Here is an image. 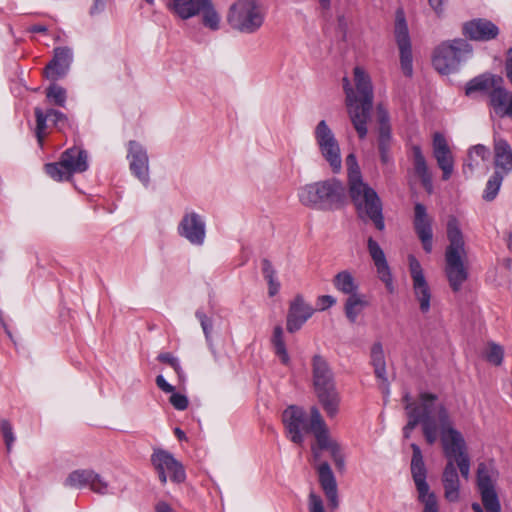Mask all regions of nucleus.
Masks as SVG:
<instances>
[{
  "instance_id": "nucleus-50",
  "label": "nucleus",
  "mask_w": 512,
  "mask_h": 512,
  "mask_svg": "<svg viewBox=\"0 0 512 512\" xmlns=\"http://www.w3.org/2000/svg\"><path fill=\"white\" fill-rule=\"evenodd\" d=\"M196 318L199 320L201 327L203 329V332L205 334L206 338H209V335L212 331V321L210 318H208L203 311H196Z\"/></svg>"
},
{
  "instance_id": "nucleus-60",
  "label": "nucleus",
  "mask_w": 512,
  "mask_h": 512,
  "mask_svg": "<svg viewBox=\"0 0 512 512\" xmlns=\"http://www.w3.org/2000/svg\"><path fill=\"white\" fill-rule=\"evenodd\" d=\"M30 31L34 33H46L47 27L41 24H36L30 28Z\"/></svg>"
},
{
  "instance_id": "nucleus-59",
  "label": "nucleus",
  "mask_w": 512,
  "mask_h": 512,
  "mask_svg": "<svg viewBox=\"0 0 512 512\" xmlns=\"http://www.w3.org/2000/svg\"><path fill=\"white\" fill-rule=\"evenodd\" d=\"M428 1H429L430 6L433 8V10L436 13H440L442 11L443 0H428Z\"/></svg>"
},
{
  "instance_id": "nucleus-22",
  "label": "nucleus",
  "mask_w": 512,
  "mask_h": 512,
  "mask_svg": "<svg viewBox=\"0 0 512 512\" xmlns=\"http://www.w3.org/2000/svg\"><path fill=\"white\" fill-rule=\"evenodd\" d=\"M314 311V308L305 301L302 295H296L289 305L286 321L287 331L290 333L298 331L312 317Z\"/></svg>"
},
{
  "instance_id": "nucleus-36",
  "label": "nucleus",
  "mask_w": 512,
  "mask_h": 512,
  "mask_svg": "<svg viewBox=\"0 0 512 512\" xmlns=\"http://www.w3.org/2000/svg\"><path fill=\"white\" fill-rule=\"evenodd\" d=\"M370 363L374 368L375 377L385 386L388 385L386 361L381 342H375L370 350Z\"/></svg>"
},
{
  "instance_id": "nucleus-26",
  "label": "nucleus",
  "mask_w": 512,
  "mask_h": 512,
  "mask_svg": "<svg viewBox=\"0 0 512 512\" xmlns=\"http://www.w3.org/2000/svg\"><path fill=\"white\" fill-rule=\"evenodd\" d=\"M377 120H378V150L380 159L383 164L390 161V148H391V126L389 123V113L383 104L377 105Z\"/></svg>"
},
{
  "instance_id": "nucleus-38",
  "label": "nucleus",
  "mask_w": 512,
  "mask_h": 512,
  "mask_svg": "<svg viewBox=\"0 0 512 512\" xmlns=\"http://www.w3.org/2000/svg\"><path fill=\"white\" fill-rule=\"evenodd\" d=\"M489 149L482 145L477 144L473 146L468 152V162L463 165V173L465 175L471 174L476 166L479 165L478 159L485 161L489 157Z\"/></svg>"
},
{
  "instance_id": "nucleus-64",
  "label": "nucleus",
  "mask_w": 512,
  "mask_h": 512,
  "mask_svg": "<svg viewBox=\"0 0 512 512\" xmlns=\"http://www.w3.org/2000/svg\"><path fill=\"white\" fill-rule=\"evenodd\" d=\"M319 2L323 9H328L330 7V0H319Z\"/></svg>"
},
{
  "instance_id": "nucleus-7",
  "label": "nucleus",
  "mask_w": 512,
  "mask_h": 512,
  "mask_svg": "<svg viewBox=\"0 0 512 512\" xmlns=\"http://www.w3.org/2000/svg\"><path fill=\"white\" fill-rule=\"evenodd\" d=\"M447 238L449 245L445 253V273L451 289L458 292L468 278L467 269L462 261L464 254V238L456 217L451 216L447 222Z\"/></svg>"
},
{
  "instance_id": "nucleus-34",
  "label": "nucleus",
  "mask_w": 512,
  "mask_h": 512,
  "mask_svg": "<svg viewBox=\"0 0 512 512\" xmlns=\"http://www.w3.org/2000/svg\"><path fill=\"white\" fill-rule=\"evenodd\" d=\"M319 403L325 411L328 418L332 419L339 413L341 397L335 387L316 390Z\"/></svg>"
},
{
  "instance_id": "nucleus-27",
  "label": "nucleus",
  "mask_w": 512,
  "mask_h": 512,
  "mask_svg": "<svg viewBox=\"0 0 512 512\" xmlns=\"http://www.w3.org/2000/svg\"><path fill=\"white\" fill-rule=\"evenodd\" d=\"M367 249L376 267L379 279L385 284L389 292H393V277L384 251L372 237H369L367 240Z\"/></svg>"
},
{
  "instance_id": "nucleus-3",
  "label": "nucleus",
  "mask_w": 512,
  "mask_h": 512,
  "mask_svg": "<svg viewBox=\"0 0 512 512\" xmlns=\"http://www.w3.org/2000/svg\"><path fill=\"white\" fill-rule=\"evenodd\" d=\"M409 395L406 394L403 400L406 402L408 422L403 428L405 439L410 438L412 431L418 424L422 425L423 435L426 442L432 445L440 434V423L437 418L436 408L442 403H436L438 396L429 392L419 394V402H409Z\"/></svg>"
},
{
  "instance_id": "nucleus-9",
  "label": "nucleus",
  "mask_w": 512,
  "mask_h": 512,
  "mask_svg": "<svg viewBox=\"0 0 512 512\" xmlns=\"http://www.w3.org/2000/svg\"><path fill=\"white\" fill-rule=\"evenodd\" d=\"M472 50V45L465 39L443 41L433 51V67L440 74L449 75L458 70L460 63L471 55Z\"/></svg>"
},
{
  "instance_id": "nucleus-56",
  "label": "nucleus",
  "mask_w": 512,
  "mask_h": 512,
  "mask_svg": "<svg viewBox=\"0 0 512 512\" xmlns=\"http://www.w3.org/2000/svg\"><path fill=\"white\" fill-rule=\"evenodd\" d=\"M262 274L264 277L276 274V271L274 270L272 263L268 259L262 260Z\"/></svg>"
},
{
  "instance_id": "nucleus-5",
  "label": "nucleus",
  "mask_w": 512,
  "mask_h": 512,
  "mask_svg": "<svg viewBox=\"0 0 512 512\" xmlns=\"http://www.w3.org/2000/svg\"><path fill=\"white\" fill-rule=\"evenodd\" d=\"M437 418L440 423V440L443 452L448 461L457 464L463 478L470 474V458L463 435L454 428L453 420L444 404L436 408Z\"/></svg>"
},
{
  "instance_id": "nucleus-10",
  "label": "nucleus",
  "mask_w": 512,
  "mask_h": 512,
  "mask_svg": "<svg viewBox=\"0 0 512 512\" xmlns=\"http://www.w3.org/2000/svg\"><path fill=\"white\" fill-rule=\"evenodd\" d=\"M88 169L87 152L78 146L65 150L58 162L44 166L46 174L55 181L69 180L73 174L83 173Z\"/></svg>"
},
{
  "instance_id": "nucleus-55",
  "label": "nucleus",
  "mask_w": 512,
  "mask_h": 512,
  "mask_svg": "<svg viewBox=\"0 0 512 512\" xmlns=\"http://www.w3.org/2000/svg\"><path fill=\"white\" fill-rule=\"evenodd\" d=\"M330 453H331V456H332V458L334 460L335 465L338 468H342L344 466V459H343V456L341 454L340 445L338 447H336V449H334Z\"/></svg>"
},
{
  "instance_id": "nucleus-18",
  "label": "nucleus",
  "mask_w": 512,
  "mask_h": 512,
  "mask_svg": "<svg viewBox=\"0 0 512 512\" xmlns=\"http://www.w3.org/2000/svg\"><path fill=\"white\" fill-rule=\"evenodd\" d=\"M408 262L414 296L419 302L420 311L422 313H427L431 307V289L424 276L422 266L417 258L414 255H409Z\"/></svg>"
},
{
  "instance_id": "nucleus-12",
  "label": "nucleus",
  "mask_w": 512,
  "mask_h": 512,
  "mask_svg": "<svg viewBox=\"0 0 512 512\" xmlns=\"http://www.w3.org/2000/svg\"><path fill=\"white\" fill-rule=\"evenodd\" d=\"M476 482L482 505L476 502L472 503L473 512H501V505L495 488L494 473L486 463H479Z\"/></svg>"
},
{
  "instance_id": "nucleus-58",
  "label": "nucleus",
  "mask_w": 512,
  "mask_h": 512,
  "mask_svg": "<svg viewBox=\"0 0 512 512\" xmlns=\"http://www.w3.org/2000/svg\"><path fill=\"white\" fill-rule=\"evenodd\" d=\"M280 289V283L276 280L270 284H268V294L270 297L275 296Z\"/></svg>"
},
{
  "instance_id": "nucleus-4",
  "label": "nucleus",
  "mask_w": 512,
  "mask_h": 512,
  "mask_svg": "<svg viewBox=\"0 0 512 512\" xmlns=\"http://www.w3.org/2000/svg\"><path fill=\"white\" fill-rule=\"evenodd\" d=\"M297 195L300 203L306 207L334 211L344 205L346 188L340 180L330 178L300 187Z\"/></svg>"
},
{
  "instance_id": "nucleus-39",
  "label": "nucleus",
  "mask_w": 512,
  "mask_h": 512,
  "mask_svg": "<svg viewBox=\"0 0 512 512\" xmlns=\"http://www.w3.org/2000/svg\"><path fill=\"white\" fill-rule=\"evenodd\" d=\"M271 342L274 347L275 354L279 357L284 365H288L290 362V357L286 349L284 332L281 326L278 325L274 328Z\"/></svg>"
},
{
  "instance_id": "nucleus-52",
  "label": "nucleus",
  "mask_w": 512,
  "mask_h": 512,
  "mask_svg": "<svg viewBox=\"0 0 512 512\" xmlns=\"http://www.w3.org/2000/svg\"><path fill=\"white\" fill-rule=\"evenodd\" d=\"M107 0H94L89 10L91 16L97 15L102 12L106 6Z\"/></svg>"
},
{
  "instance_id": "nucleus-29",
  "label": "nucleus",
  "mask_w": 512,
  "mask_h": 512,
  "mask_svg": "<svg viewBox=\"0 0 512 512\" xmlns=\"http://www.w3.org/2000/svg\"><path fill=\"white\" fill-rule=\"evenodd\" d=\"M34 115L36 118V138L40 146L43 145L47 134L46 129L48 120L52 121V123L58 128H61L67 122V116L53 108L44 111L41 108L36 107L34 108Z\"/></svg>"
},
{
  "instance_id": "nucleus-63",
  "label": "nucleus",
  "mask_w": 512,
  "mask_h": 512,
  "mask_svg": "<svg viewBox=\"0 0 512 512\" xmlns=\"http://www.w3.org/2000/svg\"><path fill=\"white\" fill-rule=\"evenodd\" d=\"M264 279L267 281L268 284L276 281V274L265 276Z\"/></svg>"
},
{
  "instance_id": "nucleus-57",
  "label": "nucleus",
  "mask_w": 512,
  "mask_h": 512,
  "mask_svg": "<svg viewBox=\"0 0 512 512\" xmlns=\"http://www.w3.org/2000/svg\"><path fill=\"white\" fill-rule=\"evenodd\" d=\"M155 512H175V510L168 503L160 501L155 505Z\"/></svg>"
},
{
  "instance_id": "nucleus-19",
  "label": "nucleus",
  "mask_w": 512,
  "mask_h": 512,
  "mask_svg": "<svg viewBox=\"0 0 512 512\" xmlns=\"http://www.w3.org/2000/svg\"><path fill=\"white\" fill-rule=\"evenodd\" d=\"M283 423L289 434L290 440L296 444L303 442L302 432L309 433V421L306 412L296 406H290L282 414Z\"/></svg>"
},
{
  "instance_id": "nucleus-20",
  "label": "nucleus",
  "mask_w": 512,
  "mask_h": 512,
  "mask_svg": "<svg viewBox=\"0 0 512 512\" xmlns=\"http://www.w3.org/2000/svg\"><path fill=\"white\" fill-rule=\"evenodd\" d=\"M178 233L191 244L200 246L204 243L206 236L205 222L195 212L186 213L178 225Z\"/></svg>"
},
{
  "instance_id": "nucleus-33",
  "label": "nucleus",
  "mask_w": 512,
  "mask_h": 512,
  "mask_svg": "<svg viewBox=\"0 0 512 512\" xmlns=\"http://www.w3.org/2000/svg\"><path fill=\"white\" fill-rule=\"evenodd\" d=\"M444 495L449 502L459 500V477L453 461H448L442 475Z\"/></svg>"
},
{
  "instance_id": "nucleus-23",
  "label": "nucleus",
  "mask_w": 512,
  "mask_h": 512,
  "mask_svg": "<svg viewBox=\"0 0 512 512\" xmlns=\"http://www.w3.org/2000/svg\"><path fill=\"white\" fill-rule=\"evenodd\" d=\"M462 34L472 41L486 42L495 39L499 34V29L490 20L477 18L463 24Z\"/></svg>"
},
{
  "instance_id": "nucleus-13",
  "label": "nucleus",
  "mask_w": 512,
  "mask_h": 512,
  "mask_svg": "<svg viewBox=\"0 0 512 512\" xmlns=\"http://www.w3.org/2000/svg\"><path fill=\"white\" fill-rule=\"evenodd\" d=\"M151 464L161 484L165 485L168 478L174 483H183L186 479L184 466L167 450L155 448L150 458Z\"/></svg>"
},
{
  "instance_id": "nucleus-2",
  "label": "nucleus",
  "mask_w": 512,
  "mask_h": 512,
  "mask_svg": "<svg viewBox=\"0 0 512 512\" xmlns=\"http://www.w3.org/2000/svg\"><path fill=\"white\" fill-rule=\"evenodd\" d=\"M356 89L350 86L348 78L343 79L346 106L351 122L360 139L367 135V121L373 105V86L370 76L359 66L353 70Z\"/></svg>"
},
{
  "instance_id": "nucleus-35",
  "label": "nucleus",
  "mask_w": 512,
  "mask_h": 512,
  "mask_svg": "<svg viewBox=\"0 0 512 512\" xmlns=\"http://www.w3.org/2000/svg\"><path fill=\"white\" fill-rule=\"evenodd\" d=\"M412 161L415 174L420 178L423 187L430 191L432 188V175L429 171L426 159L419 145L411 147Z\"/></svg>"
},
{
  "instance_id": "nucleus-21",
  "label": "nucleus",
  "mask_w": 512,
  "mask_h": 512,
  "mask_svg": "<svg viewBox=\"0 0 512 512\" xmlns=\"http://www.w3.org/2000/svg\"><path fill=\"white\" fill-rule=\"evenodd\" d=\"M433 219L428 215L425 205L416 203L414 205L413 227L426 253H430L433 247Z\"/></svg>"
},
{
  "instance_id": "nucleus-46",
  "label": "nucleus",
  "mask_w": 512,
  "mask_h": 512,
  "mask_svg": "<svg viewBox=\"0 0 512 512\" xmlns=\"http://www.w3.org/2000/svg\"><path fill=\"white\" fill-rule=\"evenodd\" d=\"M0 430H1V434L4 439L7 451L10 452L12 449V445L15 441L13 427L8 420L2 419L0 422Z\"/></svg>"
},
{
  "instance_id": "nucleus-15",
  "label": "nucleus",
  "mask_w": 512,
  "mask_h": 512,
  "mask_svg": "<svg viewBox=\"0 0 512 512\" xmlns=\"http://www.w3.org/2000/svg\"><path fill=\"white\" fill-rule=\"evenodd\" d=\"M411 449L413 452L411 460V474L418 491L419 501L424 504V507L431 502L434 506L437 505V499L434 493L429 492V485L426 482V468L420 447L412 443Z\"/></svg>"
},
{
  "instance_id": "nucleus-47",
  "label": "nucleus",
  "mask_w": 512,
  "mask_h": 512,
  "mask_svg": "<svg viewBox=\"0 0 512 512\" xmlns=\"http://www.w3.org/2000/svg\"><path fill=\"white\" fill-rule=\"evenodd\" d=\"M72 59V52L67 47H57L54 50V57L52 61L55 63H61L67 68L69 67V64Z\"/></svg>"
},
{
  "instance_id": "nucleus-44",
  "label": "nucleus",
  "mask_w": 512,
  "mask_h": 512,
  "mask_svg": "<svg viewBox=\"0 0 512 512\" xmlns=\"http://www.w3.org/2000/svg\"><path fill=\"white\" fill-rule=\"evenodd\" d=\"M503 349L500 345L490 343L485 351V358L488 362L498 366L503 360Z\"/></svg>"
},
{
  "instance_id": "nucleus-48",
  "label": "nucleus",
  "mask_w": 512,
  "mask_h": 512,
  "mask_svg": "<svg viewBox=\"0 0 512 512\" xmlns=\"http://www.w3.org/2000/svg\"><path fill=\"white\" fill-rule=\"evenodd\" d=\"M157 359H158V361L171 366L174 369V371L177 373L179 378H181L182 371H181L180 364L178 362V359L175 358L171 353H169V352L161 353L158 355Z\"/></svg>"
},
{
  "instance_id": "nucleus-14",
  "label": "nucleus",
  "mask_w": 512,
  "mask_h": 512,
  "mask_svg": "<svg viewBox=\"0 0 512 512\" xmlns=\"http://www.w3.org/2000/svg\"><path fill=\"white\" fill-rule=\"evenodd\" d=\"M314 137L322 157L329 163L332 171L338 173L342 167L341 150L325 120H321L315 127Z\"/></svg>"
},
{
  "instance_id": "nucleus-16",
  "label": "nucleus",
  "mask_w": 512,
  "mask_h": 512,
  "mask_svg": "<svg viewBox=\"0 0 512 512\" xmlns=\"http://www.w3.org/2000/svg\"><path fill=\"white\" fill-rule=\"evenodd\" d=\"M64 486L74 489L89 487L100 495L109 493V484L103 477L92 469H77L68 474Z\"/></svg>"
},
{
  "instance_id": "nucleus-1",
  "label": "nucleus",
  "mask_w": 512,
  "mask_h": 512,
  "mask_svg": "<svg viewBox=\"0 0 512 512\" xmlns=\"http://www.w3.org/2000/svg\"><path fill=\"white\" fill-rule=\"evenodd\" d=\"M348 192L359 218L370 220L379 231L385 229L383 205L377 192L364 182L356 156L346 157Z\"/></svg>"
},
{
  "instance_id": "nucleus-24",
  "label": "nucleus",
  "mask_w": 512,
  "mask_h": 512,
  "mask_svg": "<svg viewBox=\"0 0 512 512\" xmlns=\"http://www.w3.org/2000/svg\"><path fill=\"white\" fill-rule=\"evenodd\" d=\"M132 174L144 185L149 183V159L146 150L136 141L129 142L128 155Z\"/></svg>"
},
{
  "instance_id": "nucleus-30",
  "label": "nucleus",
  "mask_w": 512,
  "mask_h": 512,
  "mask_svg": "<svg viewBox=\"0 0 512 512\" xmlns=\"http://www.w3.org/2000/svg\"><path fill=\"white\" fill-rule=\"evenodd\" d=\"M311 365L315 391L336 386L333 372L323 356L318 354L314 355Z\"/></svg>"
},
{
  "instance_id": "nucleus-40",
  "label": "nucleus",
  "mask_w": 512,
  "mask_h": 512,
  "mask_svg": "<svg viewBox=\"0 0 512 512\" xmlns=\"http://www.w3.org/2000/svg\"><path fill=\"white\" fill-rule=\"evenodd\" d=\"M366 305L364 300V296L359 295H351L347 298L345 302V315L351 323H354L361 313L363 307Z\"/></svg>"
},
{
  "instance_id": "nucleus-8",
  "label": "nucleus",
  "mask_w": 512,
  "mask_h": 512,
  "mask_svg": "<svg viewBox=\"0 0 512 512\" xmlns=\"http://www.w3.org/2000/svg\"><path fill=\"white\" fill-rule=\"evenodd\" d=\"M265 13L258 0H237L231 5L227 21L232 29L252 34L264 23Z\"/></svg>"
},
{
  "instance_id": "nucleus-32",
  "label": "nucleus",
  "mask_w": 512,
  "mask_h": 512,
  "mask_svg": "<svg viewBox=\"0 0 512 512\" xmlns=\"http://www.w3.org/2000/svg\"><path fill=\"white\" fill-rule=\"evenodd\" d=\"M494 165L503 175L512 171V148L504 139L494 140Z\"/></svg>"
},
{
  "instance_id": "nucleus-43",
  "label": "nucleus",
  "mask_w": 512,
  "mask_h": 512,
  "mask_svg": "<svg viewBox=\"0 0 512 512\" xmlns=\"http://www.w3.org/2000/svg\"><path fill=\"white\" fill-rule=\"evenodd\" d=\"M67 70L68 68L63 64L51 60L44 68V76L51 81H56L62 78Z\"/></svg>"
},
{
  "instance_id": "nucleus-45",
  "label": "nucleus",
  "mask_w": 512,
  "mask_h": 512,
  "mask_svg": "<svg viewBox=\"0 0 512 512\" xmlns=\"http://www.w3.org/2000/svg\"><path fill=\"white\" fill-rule=\"evenodd\" d=\"M201 13H203V24L206 27H209L212 30H217L219 28L220 18L217 12L213 9L212 3L208 8H205Z\"/></svg>"
},
{
  "instance_id": "nucleus-61",
  "label": "nucleus",
  "mask_w": 512,
  "mask_h": 512,
  "mask_svg": "<svg viewBox=\"0 0 512 512\" xmlns=\"http://www.w3.org/2000/svg\"><path fill=\"white\" fill-rule=\"evenodd\" d=\"M174 434L179 440H183L186 438L185 433L180 428H175Z\"/></svg>"
},
{
  "instance_id": "nucleus-11",
  "label": "nucleus",
  "mask_w": 512,
  "mask_h": 512,
  "mask_svg": "<svg viewBox=\"0 0 512 512\" xmlns=\"http://www.w3.org/2000/svg\"><path fill=\"white\" fill-rule=\"evenodd\" d=\"M318 480L327 499V509L324 508L322 498L314 492L308 496L309 512H335L339 507L338 487L334 473L327 462L318 466Z\"/></svg>"
},
{
  "instance_id": "nucleus-54",
  "label": "nucleus",
  "mask_w": 512,
  "mask_h": 512,
  "mask_svg": "<svg viewBox=\"0 0 512 512\" xmlns=\"http://www.w3.org/2000/svg\"><path fill=\"white\" fill-rule=\"evenodd\" d=\"M505 71H506V76H507L508 80L510 81V83L512 85V48H509L507 50V59H506V62H505Z\"/></svg>"
},
{
  "instance_id": "nucleus-42",
  "label": "nucleus",
  "mask_w": 512,
  "mask_h": 512,
  "mask_svg": "<svg viewBox=\"0 0 512 512\" xmlns=\"http://www.w3.org/2000/svg\"><path fill=\"white\" fill-rule=\"evenodd\" d=\"M46 97L50 103L64 107L67 99L66 90L56 83H52L46 89Z\"/></svg>"
},
{
  "instance_id": "nucleus-62",
  "label": "nucleus",
  "mask_w": 512,
  "mask_h": 512,
  "mask_svg": "<svg viewBox=\"0 0 512 512\" xmlns=\"http://www.w3.org/2000/svg\"><path fill=\"white\" fill-rule=\"evenodd\" d=\"M423 512H438V506H434L433 503H429L427 507H424Z\"/></svg>"
},
{
  "instance_id": "nucleus-31",
  "label": "nucleus",
  "mask_w": 512,
  "mask_h": 512,
  "mask_svg": "<svg viewBox=\"0 0 512 512\" xmlns=\"http://www.w3.org/2000/svg\"><path fill=\"white\" fill-rule=\"evenodd\" d=\"M210 5V0H169L168 10L182 20L199 15Z\"/></svg>"
},
{
  "instance_id": "nucleus-37",
  "label": "nucleus",
  "mask_w": 512,
  "mask_h": 512,
  "mask_svg": "<svg viewBox=\"0 0 512 512\" xmlns=\"http://www.w3.org/2000/svg\"><path fill=\"white\" fill-rule=\"evenodd\" d=\"M334 288L348 296L359 295V285L354 276L347 270L337 273L333 278Z\"/></svg>"
},
{
  "instance_id": "nucleus-6",
  "label": "nucleus",
  "mask_w": 512,
  "mask_h": 512,
  "mask_svg": "<svg viewBox=\"0 0 512 512\" xmlns=\"http://www.w3.org/2000/svg\"><path fill=\"white\" fill-rule=\"evenodd\" d=\"M483 92L488 96V106L500 118L512 120V92L504 87V79L495 74L484 73L471 79L465 88L467 96Z\"/></svg>"
},
{
  "instance_id": "nucleus-41",
  "label": "nucleus",
  "mask_w": 512,
  "mask_h": 512,
  "mask_svg": "<svg viewBox=\"0 0 512 512\" xmlns=\"http://www.w3.org/2000/svg\"><path fill=\"white\" fill-rule=\"evenodd\" d=\"M503 179L504 175L500 171L495 170L493 175L489 178V180L486 183V187L483 193L484 200L492 201L496 198L499 189L502 185Z\"/></svg>"
},
{
  "instance_id": "nucleus-49",
  "label": "nucleus",
  "mask_w": 512,
  "mask_h": 512,
  "mask_svg": "<svg viewBox=\"0 0 512 512\" xmlns=\"http://www.w3.org/2000/svg\"><path fill=\"white\" fill-rule=\"evenodd\" d=\"M172 406L180 411L185 410L188 407V398L180 393H173L169 399Z\"/></svg>"
},
{
  "instance_id": "nucleus-28",
  "label": "nucleus",
  "mask_w": 512,
  "mask_h": 512,
  "mask_svg": "<svg viewBox=\"0 0 512 512\" xmlns=\"http://www.w3.org/2000/svg\"><path fill=\"white\" fill-rule=\"evenodd\" d=\"M433 156L442 170V179L448 180L454 170V159L445 137L438 132L433 136Z\"/></svg>"
},
{
  "instance_id": "nucleus-25",
  "label": "nucleus",
  "mask_w": 512,
  "mask_h": 512,
  "mask_svg": "<svg viewBox=\"0 0 512 512\" xmlns=\"http://www.w3.org/2000/svg\"><path fill=\"white\" fill-rule=\"evenodd\" d=\"M309 433H312L316 439L317 446L320 450L333 451L339 444L330 438L327 425L319 411L315 406L310 409Z\"/></svg>"
},
{
  "instance_id": "nucleus-17",
  "label": "nucleus",
  "mask_w": 512,
  "mask_h": 512,
  "mask_svg": "<svg viewBox=\"0 0 512 512\" xmlns=\"http://www.w3.org/2000/svg\"><path fill=\"white\" fill-rule=\"evenodd\" d=\"M395 39L400 51V63L403 73L411 76L413 72L412 48L408 26L402 10L396 12Z\"/></svg>"
},
{
  "instance_id": "nucleus-51",
  "label": "nucleus",
  "mask_w": 512,
  "mask_h": 512,
  "mask_svg": "<svg viewBox=\"0 0 512 512\" xmlns=\"http://www.w3.org/2000/svg\"><path fill=\"white\" fill-rule=\"evenodd\" d=\"M336 303V299L330 295H322L318 297V305L320 306V310H325Z\"/></svg>"
},
{
  "instance_id": "nucleus-53",
  "label": "nucleus",
  "mask_w": 512,
  "mask_h": 512,
  "mask_svg": "<svg viewBox=\"0 0 512 512\" xmlns=\"http://www.w3.org/2000/svg\"><path fill=\"white\" fill-rule=\"evenodd\" d=\"M157 386L166 393H172L174 391V387L169 384L162 375H158L156 377Z\"/></svg>"
}]
</instances>
